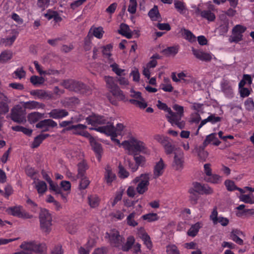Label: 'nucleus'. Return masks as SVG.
Instances as JSON below:
<instances>
[{
	"mask_svg": "<svg viewBox=\"0 0 254 254\" xmlns=\"http://www.w3.org/2000/svg\"><path fill=\"white\" fill-rule=\"evenodd\" d=\"M12 58V53L9 51H4L0 55V64L5 63Z\"/></svg>",
	"mask_w": 254,
	"mask_h": 254,
	"instance_id": "43",
	"label": "nucleus"
},
{
	"mask_svg": "<svg viewBox=\"0 0 254 254\" xmlns=\"http://www.w3.org/2000/svg\"><path fill=\"white\" fill-rule=\"evenodd\" d=\"M135 216L134 212L130 213L127 218V223L129 226L135 227L138 225V223L134 219Z\"/></svg>",
	"mask_w": 254,
	"mask_h": 254,
	"instance_id": "49",
	"label": "nucleus"
},
{
	"mask_svg": "<svg viewBox=\"0 0 254 254\" xmlns=\"http://www.w3.org/2000/svg\"><path fill=\"white\" fill-rule=\"evenodd\" d=\"M57 123L52 119H45L39 122L36 125V127L42 129L43 131H48L50 128L57 127Z\"/></svg>",
	"mask_w": 254,
	"mask_h": 254,
	"instance_id": "15",
	"label": "nucleus"
},
{
	"mask_svg": "<svg viewBox=\"0 0 254 254\" xmlns=\"http://www.w3.org/2000/svg\"><path fill=\"white\" fill-rule=\"evenodd\" d=\"M167 254H180L177 247L174 245H170L167 247Z\"/></svg>",
	"mask_w": 254,
	"mask_h": 254,
	"instance_id": "56",
	"label": "nucleus"
},
{
	"mask_svg": "<svg viewBox=\"0 0 254 254\" xmlns=\"http://www.w3.org/2000/svg\"><path fill=\"white\" fill-rule=\"evenodd\" d=\"M88 203L92 208H97L100 203V199L96 194H91L88 196Z\"/></svg>",
	"mask_w": 254,
	"mask_h": 254,
	"instance_id": "25",
	"label": "nucleus"
},
{
	"mask_svg": "<svg viewBox=\"0 0 254 254\" xmlns=\"http://www.w3.org/2000/svg\"><path fill=\"white\" fill-rule=\"evenodd\" d=\"M136 0H129V4L128 7V11L131 14L135 13L136 10Z\"/></svg>",
	"mask_w": 254,
	"mask_h": 254,
	"instance_id": "53",
	"label": "nucleus"
},
{
	"mask_svg": "<svg viewBox=\"0 0 254 254\" xmlns=\"http://www.w3.org/2000/svg\"><path fill=\"white\" fill-rule=\"evenodd\" d=\"M130 76H132L133 81L135 82H138L140 79V74L138 69L136 67H133L130 73Z\"/></svg>",
	"mask_w": 254,
	"mask_h": 254,
	"instance_id": "55",
	"label": "nucleus"
},
{
	"mask_svg": "<svg viewBox=\"0 0 254 254\" xmlns=\"http://www.w3.org/2000/svg\"><path fill=\"white\" fill-rule=\"evenodd\" d=\"M119 169V176L121 178L125 179L128 177L129 173L123 167V166L120 165Z\"/></svg>",
	"mask_w": 254,
	"mask_h": 254,
	"instance_id": "58",
	"label": "nucleus"
},
{
	"mask_svg": "<svg viewBox=\"0 0 254 254\" xmlns=\"http://www.w3.org/2000/svg\"><path fill=\"white\" fill-rule=\"evenodd\" d=\"M247 28L241 25H236L232 29V35L229 41L230 43H238L243 39V33L246 30Z\"/></svg>",
	"mask_w": 254,
	"mask_h": 254,
	"instance_id": "12",
	"label": "nucleus"
},
{
	"mask_svg": "<svg viewBox=\"0 0 254 254\" xmlns=\"http://www.w3.org/2000/svg\"><path fill=\"white\" fill-rule=\"evenodd\" d=\"M123 193V190H120L116 192L115 197L113 200H111V204L114 207L117 203L122 199Z\"/></svg>",
	"mask_w": 254,
	"mask_h": 254,
	"instance_id": "51",
	"label": "nucleus"
},
{
	"mask_svg": "<svg viewBox=\"0 0 254 254\" xmlns=\"http://www.w3.org/2000/svg\"><path fill=\"white\" fill-rule=\"evenodd\" d=\"M6 212L12 216L22 219H31L33 215L26 212L21 205L9 207L6 209Z\"/></svg>",
	"mask_w": 254,
	"mask_h": 254,
	"instance_id": "9",
	"label": "nucleus"
},
{
	"mask_svg": "<svg viewBox=\"0 0 254 254\" xmlns=\"http://www.w3.org/2000/svg\"><path fill=\"white\" fill-rule=\"evenodd\" d=\"M119 32L128 39L132 37L131 31L128 26L126 24L122 23L121 24L120 29L119 30Z\"/></svg>",
	"mask_w": 254,
	"mask_h": 254,
	"instance_id": "30",
	"label": "nucleus"
},
{
	"mask_svg": "<svg viewBox=\"0 0 254 254\" xmlns=\"http://www.w3.org/2000/svg\"><path fill=\"white\" fill-rule=\"evenodd\" d=\"M192 52L196 58L202 61L209 62L212 58V55L211 53L204 52L201 50L192 49Z\"/></svg>",
	"mask_w": 254,
	"mask_h": 254,
	"instance_id": "16",
	"label": "nucleus"
},
{
	"mask_svg": "<svg viewBox=\"0 0 254 254\" xmlns=\"http://www.w3.org/2000/svg\"><path fill=\"white\" fill-rule=\"evenodd\" d=\"M163 146L164 148L165 152L166 153V154H172L175 149V145L172 144V142L170 141V140H169Z\"/></svg>",
	"mask_w": 254,
	"mask_h": 254,
	"instance_id": "47",
	"label": "nucleus"
},
{
	"mask_svg": "<svg viewBox=\"0 0 254 254\" xmlns=\"http://www.w3.org/2000/svg\"><path fill=\"white\" fill-rule=\"evenodd\" d=\"M91 145L92 148L95 153L96 154V157L99 161L100 160L101 158V155L103 152L101 144L96 142L92 141Z\"/></svg>",
	"mask_w": 254,
	"mask_h": 254,
	"instance_id": "31",
	"label": "nucleus"
},
{
	"mask_svg": "<svg viewBox=\"0 0 254 254\" xmlns=\"http://www.w3.org/2000/svg\"><path fill=\"white\" fill-rule=\"evenodd\" d=\"M134 159L135 161L136 165H133L134 167H131V166L129 165V168L131 169L132 172L136 171L138 168L139 166H142L144 164L145 162V158L141 155L138 156H135L134 157Z\"/></svg>",
	"mask_w": 254,
	"mask_h": 254,
	"instance_id": "29",
	"label": "nucleus"
},
{
	"mask_svg": "<svg viewBox=\"0 0 254 254\" xmlns=\"http://www.w3.org/2000/svg\"><path fill=\"white\" fill-rule=\"evenodd\" d=\"M181 32L182 36L185 39L190 41L193 42L195 40V37L192 34V33L189 30L185 28H182L181 30Z\"/></svg>",
	"mask_w": 254,
	"mask_h": 254,
	"instance_id": "34",
	"label": "nucleus"
},
{
	"mask_svg": "<svg viewBox=\"0 0 254 254\" xmlns=\"http://www.w3.org/2000/svg\"><path fill=\"white\" fill-rule=\"evenodd\" d=\"M81 179L80 183V188L81 189H86L88 185H89L90 181L86 177L83 176V177L79 178Z\"/></svg>",
	"mask_w": 254,
	"mask_h": 254,
	"instance_id": "60",
	"label": "nucleus"
},
{
	"mask_svg": "<svg viewBox=\"0 0 254 254\" xmlns=\"http://www.w3.org/2000/svg\"><path fill=\"white\" fill-rule=\"evenodd\" d=\"M225 185L227 189L229 191L236 190L237 188L234 182L230 180H226L225 182Z\"/></svg>",
	"mask_w": 254,
	"mask_h": 254,
	"instance_id": "62",
	"label": "nucleus"
},
{
	"mask_svg": "<svg viewBox=\"0 0 254 254\" xmlns=\"http://www.w3.org/2000/svg\"><path fill=\"white\" fill-rule=\"evenodd\" d=\"M31 82L34 85L41 84L44 82V79L43 77H40L38 76L34 75L30 78Z\"/></svg>",
	"mask_w": 254,
	"mask_h": 254,
	"instance_id": "57",
	"label": "nucleus"
},
{
	"mask_svg": "<svg viewBox=\"0 0 254 254\" xmlns=\"http://www.w3.org/2000/svg\"><path fill=\"white\" fill-rule=\"evenodd\" d=\"M40 227L45 233H49L51 230L52 217L49 211L41 209L39 214Z\"/></svg>",
	"mask_w": 254,
	"mask_h": 254,
	"instance_id": "7",
	"label": "nucleus"
},
{
	"mask_svg": "<svg viewBox=\"0 0 254 254\" xmlns=\"http://www.w3.org/2000/svg\"><path fill=\"white\" fill-rule=\"evenodd\" d=\"M50 118L55 119L63 118L68 115V112L64 109H53L48 113Z\"/></svg>",
	"mask_w": 254,
	"mask_h": 254,
	"instance_id": "21",
	"label": "nucleus"
},
{
	"mask_svg": "<svg viewBox=\"0 0 254 254\" xmlns=\"http://www.w3.org/2000/svg\"><path fill=\"white\" fill-rule=\"evenodd\" d=\"M63 85L69 90H73V85H74V80H65L62 83Z\"/></svg>",
	"mask_w": 254,
	"mask_h": 254,
	"instance_id": "64",
	"label": "nucleus"
},
{
	"mask_svg": "<svg viewBox=\"0 0 254 254\" xmlns=\"http://www.w3.org/2000/svg\"><path fill=\"white\" fill-rule=\"evenodd\" d=\"M110 92L118 99L123 100L125 98L123 91L118 85L110 90Z\"/></svg>",
	"mask_w": 254,
	"mask_h": 254,
	"instance_id": "36",
	"label": "nucleus"
},
{
	"mask_svg": "<svg viewBox=\"0 0 254 254\" xmlns=\"http://www.w3.org/2000/svg\"><path fill=\"white\" fill-rule=\"evenodd\" d=\"M10 103L7 102H0V115H4L9 111L8 104Z\"/></svg>",
	"mask_w": 254,
	"mask_h": 254,
	"instance_id": "52",
	"label": "nucleus"
},
{
	"mask_svg": "<svg viewBox=\"0 0 254 254\" xmlns=\"http://www.w3.org/2000/svg\"><path fill=\"white\" fill-rule=\"evenodd\" d=\"M191 7L195 10V14L196 15H200L202 18L206 19L208 21H213L216 18L214 11L215 6L210 1L203 3L199 4L197 6L192 5Z\"/></svg>",
	"mask_w": 254,
	"mask_h": 254,
	"instance_id": "3",
	"label": "nucleus"
},
{
	"mask_svg": "<svg viewBox=\"0 0 254 254\" xmlns=\"http://www.w3.org/2000/svg\"><path fill=\"white\" fill-rule=\"evenodd\" d=\"M34 187L36 189L40 195L44 194L47 190V186L43 181L38 180L34 182Z\"/></svg>",
	"mask_w": 254,
	"mask_h": 254,
	"instance_id": "23",
	"label": "nucleus"
},
{
	"mask_svg": "<svg viewBox=\"0 0 254 254\" xmlns=\"http://www.w3.org/2000/svg\"><path fill=\"white\" fill-rule=\"evenodd\" d=\"M205 180L212 184H219L221 182L222 178L218 175L211 174L208 177H205Z\"/></svg>",
	"mask_w": 254,
	"mask_h": 254,
	"instance_id": "38",
	"label": "nucleus"
},
{
	"mask_svg": "<svg viewBox=\"0 0 254 254\" xmlns=\"http://www.w3.org/2000/svg\"><path fill=\"white\" fill-rule=\"evenodd\" d=\"M122 145L130 155H135L138 153L149 155L150 153L144 142L133 136L123 141Z\"/></svg>",
	"mask_w": 254,
	"mask_h": 254,
	"instance_id": "1",
	"label": "nucleus"
},
{
	"mask_svg": "<svg viewBox=\"0 0 254 254\" xmlns=\"http://www.w3.org/2000/svg\"><path fill=\"white\" fill-rule=\"evenodd\" d=\"M105 170V181L108 185H110L116 180V176L111 166L109 165L106 166Z\"/></svg>",
	"mask_w": 254,
	"mask_h": 254,
	"instance_id": "19",
	"label": "nucleus"
},
{
	"mask_svg": "<svg viewBox=\"0 0 254 254\" xmlns=\"http://www.w3.org/2000/svg\"><path fill=\"white\" fill-rule=\"evenodd\" d=\"M30 93L31 95L36 96L39 99H44L48 96L47 92L43 90H33L31 91Z\"/></svg>",
	"mask_w": 254,
	"mask_h": 254,
	"instance_id": "42",
	"label": "nucleus"
},
{
	"mask_svg": "<svg viewBox=\"0 0 254 254\" xmlns=\"http://www.w3.org/2000/svg\"><path fill=\"white\" fill-rule=\"evenodd\" d=\"M221 89L228 97L233 96V89L228 81H224L221 83Z\"/></svg>",
	"mask_w": 254,
	"mask_h": 254,
	"instance_id": "24",
	"label": "nucleus"
},
{
	"mask_svg": "<svg viewBox=\"0 0 254 254\" xmlns=\"http://www.w3.org/2000/svg\"><path fill=\"white\" fill-rule=\"evenodd\" d=\"M166 117L168 121L172 125H176L179 128L182 129L184 128L185 126V122L181 121L183 117L177 113L173 112L171 109L167 113Z\"/></svg>",
	"mask_w": 254,
	"mask_h": 254,
	"instance_id": "11",
	"label": "nucleus"
},
{
	"mask_svg": "<svg viewBox=\"0 0 254 254\" xmlns=\"http://www.w3.org/2000/svg\"><path fill=\"white\" fill-rule=\"evenodd\" d=\"M110 245L114 247L117 248L121 246V243L123 241L124 237L120 234L119 232L115 229H111L107 232L105 236Z\"/></svg>",
	"mask_w": 254,
	"mask_h": 254,
	"instance_id": "8",
	"label": "nucleus"
},
{
	"mask_svg": "<svg viewBox=\"0 0 254 254\" xmlns=\"http://www.w3.org/2000/svg\"><path fill=\"white\" fill-rule=\"evenodd\" d=\"M174 6L177 9V11L181 14L186 13L187 8L185 3L179 0H174Z\"/></svg>",
	"mask_w": 254,
	"mask_h": 254,
	"instance_id": "28",
	"label": "nucleus"
},
{
	"mask_svg": "<svg viewBox=\"0 0 254 254\" xmlns=\"http://www.w3.org/2000/svg\"><path fill=\"white\" fill-rule=\"evenodd\" d=\"M73 91L75 92H80L81 93H87L89 88L81 82L74 81L73 85Z\"/></svg>",
	"mask_w": 254,
	"mask_h": 254,
	"instance_id": "26",
	"label": "nucleus"
},
{
	"mask_svg": "<svg viewBox=\"0 0 254 254\" xmlns=\"http://www.w3.org/2000/svg\"><path fill=\"white\" fill-rule=\"evenodd\" d=\"M20 248L22 250L13 254H47L46 244L35 241L23 242Z\"/></svg>",
	"mask_w": 254,
	"mask_h": 254,
	"instance_id": "2",
	"label": "nucleus"
},
{
	"mask_svg": "<svg viewBox=\"0 0 254 254\" xmlns=\"http://www.w3.org/2000/svg\"><path fill=\"white\" fill-rule=\"evenodd\" d=\"M26 111L20 103L11 109L10 118L13 122L17 123H24L26 121Z\"/></svg>",
	"mask_w": 254,
	"mask_h": 254,
	"instance_id": "6",
	"label": "nucleus"
},
{
	"mask_svg": "<svg viewBox=\"0 0 254 254\" xmlns=\"http://www.w3.org/2000/svg\"><path fill=\"white\" fill-rule=\"evenodd\" d=\"M165 164L162 159L157 162L154 167L153 174L154 178H157L162 175L164 172Z\"/></svg>",
	"mask_w": 254,
	"mask_h": 254,
	"instance_id": "22",
	"label": "nucleus"
},
{
	"mask_svg": "<svg viewBox=\"0 0 254 254\" xmlns=\"http://www.w3.org/2000/svg\"><path fill=\"white\" fill-rule=\"evenodd\" d=\"M252 91V89L251 88H248L245 87V86L240 87L239 86V92L240 93V95L241 97L245 98L248 97L251 92Z\"/></svg>",
	"mask_w": 254,
	"mask_h": 254,
	"instance_id": "48",
	"label": "nucleus"
},
{
	"mask_svg": "<svg viewBox=\"0 0 254 254\" xmlns=\"http://www.w3.org/2000/svg\"><path fill=\"white\" fill-rule=\"evenodd\" d=\"M149 180L150 174L145 173L141 174L132 181V183L133 184L138 183L136 190L139 194H142L147 191L149 185Z\"/></svg>",
	"mask_w": 254,
	"mask_h": 254,
	"instance_id": "5",
	"label": "nucleus"
},
{
	"mask_svg": "<svg viewBox=\"0 0 254 254\" xmlns=\"http://www.w3.org/2000/svg\"><path fill=\"white\" fill-rule=\"evenodd\" d=\"M218 212L216 208H214L210 215V219L212 221L214 225L218 223Z\"/></svg>",
	"mask_w": 254,
	"mask_h": 254,
	"instance_id": "59",
	"label": "nucleus"
},
{
	"mask_svg": "<svg viewBox=\"0 0 254 254\" xmlns=\"http://www.w3.org/2000/svg\"><path fill=\"white\" fill-rule=\"evenodd\" d=\"M216 134L211 133L206 136V139L204 141L203 144L206 146L210 142L213 143V141L217 138L216 137Z\"/></svg>",
	"mask_w": 254,
	"mask_h": 254,
	"instance_id": "61",
	"label": "nucleus"
},
{
	"mask_svg": "<svg viewBox=\"0 0 254 254\" xmlns=\"http://www.w3.org/2000/svg\"><path fill=\"white\" fill-rule=\"evenodd\" d=\"M140 238L143 242L144 244L149 250L152 247V244L149 235L145 232H143L141 234Z\"/></svg>",
	"mask_w": 254,
	"mask_h": 254,
	"instance_id": "40",
	"label": "nucleus"
},
{
	"mask_svg": "<svg viewBox=\"0 0 254 254\" xmlns=\"http://www.w3.org/2000/svg\"><path fill=\"white\" fill-rule=\"evenodd\" d=\"M129 102L141 109H144L147 106V103L142 97L138 99H130Z\"/></svg>",
	"mask_w": 254,
	"mask_h": 254,
	"instance_id": "33",
	"label": "nucleus"
},
{
	"mask_svg": "<svg viewBox=\"0 0 254 254\" xmlns=\"http://www.w3.org/2000/svg\"><path fill=\"white\" fill-rule=\"evenodd\" d=\"M246 110L249 111H254V102L251 98H248L244 103Z\"/></svg>",
	"mask_w": 254,
	"mask_h": 254,
	"instance_id": "50",
	"label": "nucleus"
},
{
	"mask_svg": "<svg viewBox=\"0 0 254 254\" xmlns=\"http://www.w3.org/2000/svg\"><path fill=\"white\" fill-rule=\"evenodd\" d=\"M244 215H245L246 216H247L248 215H254V209H244L242 212H237L236 213V215L238 217H241Z\"/></svg>",
	"mask_w": 254,
	"mask_h": 254,
	"instance_id": "63",
	"label": "nucleus"
},
{
	"mask_svg": "<svg viewBox=\"0 0 254 254\" xmlns=\"http://www.w3.org/2000/svg\"><path fill=\"white\" fill-rule=\"evenodd\" d=\"M49 134H40L38 136H36L32 143V147L36 148L39 146L42 141L49 136Z\"/></svg>",
	"mask_w": 254,
	"mask_h": 254,
	"instance_id": "41",
	"label": "nucleus"
},
{
	"mask_svg": "<svg viewBox=\"0 0 254 254\" xmlns=\"http://www.w3.org/2000/svg\"><path fill=\"white\" fill-rule=\"evenodd\" d=\"M201 226V224L200 222H197L192 225L188 232V235L194 237L196 235Z\"/></svg>",
	"mask_w": 254,
	"mask_h": 254,
	"instance_id": "37",
	"label": "nucleus"
},
{
	"mask_svg": "<svg viewBox=\"0 0 254 254\" xmlns=\"http://www.w3.org/2000/svg\"><path fill=\"white\" fill-rule=\"evenodd\" d=\"M104 80L106 83L107 87L110 90L116 87L117 85L115 83L114 79L113 77L110 76H105L104 77Z\"/></svg>",
	"mask_w": 254,
	"mask_h": 254,
	"instance_id": "45",
	"label": "nucleus"
},
{
	"mask_svg": "<svg viewBox=\"0 0 254 254\" xmlns=\"http://www.w3.org/2000/svg\"><path fill=\"white\" fill-rule=\"evenodd\" d=\"M43 117H44L43 114L39 112H33L28 115V120L30 123H34Z\"/></svg>",
	"mask_w": 254,
	"mask_h": 254,
	"instance_id": "32",
	"label": "nucleus"
},
{
	"mask_svg": "<svg viewBox=\"0 0 254 254\" xmlns=\"http://www.w3.org/2000/svg\"><path fill=\"white\" fill-rule=\"evenodd\" d=\"M252 83V79L251 76L249 74H244L242 79L240 81L239 83L238 86L242 87L248 83L249 85H251Z\"/></svg>",
	"mask_w": 254,
	"mask_h": 254,
	"instance_id": "46",
	"label": "nucleus"
},
{
	"mask_svg": "<svg viewBox=\"0 0 254 254\" xmlns=\"http://www.w3.org/2000/svg\"><path fill=\"white\" fill-rule=\"evenodd\" d=\"M23 108L26 111V109L34 110L38 109H43L45 107V105L35 101H29L28 102H20Z\"/></svg>",
	"mask_w": 254,
	"mask_h": 254,
	"instance_id": "18",
	"label": "nucleus"
},
{
	"mask_svg": "<svg viewBox=\"0 0 254 254\" xmlns=\"http://www.w3.org/2000/svg\"><path fill=\"white\" fill-rule=\"evenodd\" d=\"M141 218L144 220H147L149 222H151L158 220L159 216L157 213H149L142 215Z\"/></svg>",
	"mask_w": 254,
	"mask_h": 254,
	"instance_id": "44",
	"label": "nucleus"
},
{
	"mask_svg": "<svg viewBox=\"0 0 254 254\" xmlns=\"http://www.w3.org/2000/svg\"><path fill=\"white\" fill-rule=\"evenodd\" d=\"M184 163V154L183 153H175L172 166L176 170H181L183 168Z\"/></svg>",
	"mask_w": 254,
	"mask_h": 254,
	"instance_id": "17",
	"label": "nucleus"
},
{
	"mask_svg": "<svg viewBox=\"0 0 254 254\" xmlns=\"http://www.w3.org/2000/svg\"><path fill=\"white\" fill-rule=\"evenodd\" d=\"M88 169L87 163L82 161L78 164V174L77 177L79 178L83 177L86 170Z\"/></svg>",
	"mask_w": 254,
	"mask_h": 254,
	"instance_id": "35",
	"label": "nucleus"
},
{
	"mask_svg": "<svg viewBox=\"0 0 254 254\" xmlns=\"http://www.w3.org/2000/svg\"><path fill=\"white\" fill-rule=\"evenodd\" d=\"M91 129L114 136L123 135L126 131V127L121 123L118 124L116 127H114L111 123H108V125L106 126L92 128Z\"/></svg>",
	"mask_w": 254,
	"mask_h": 254,
	"instance_id": "4",
	"label": "nucleus"
},
{
	"mask_svg": "<svg viewBox=\"0 0 254 254\" xmlns=\"http://www.w3.org/2000/svg\"><path fill=\"white\" fill-rule=\"evenodd\" d=\"M189 192L190 194L194 195L195 192H197L200 194H210L213 192L211 188L207 185H202L197 182H194L192 184V188H190Z\"/></svg>",
	"mask_w": 254,
	"mask_h": 254,
	"instance_id": "10",
	"label": "nucleus"
},
{
	"mask_svg": "<svg viewBox=\"0 0 254 254\" xmlns=\"http://www.w3.org/2000/svg\"><path fill=\"white\" fill-rule=\"evenodd\" d=\"M125 239L124 238L123 241L121 243V246L118 247L117 248L122 250L124 252H128L132 247L135 242V239L133 237L129 236L127 238V241L125 243Z\"/></svg>",
	"mask_w": 254,
	"mask_h": 254,
	"instance_id": "20",
	"label": "nucleus"
},
{
	"mask_svg": "<svg viewBox=\"0 0 254 254\" xmlns=\"http://www.w3.org/2000/svg\"><path fill=\"white\" fill-rule=\"evenodd\" d=\"M86 120L88 124L93 126L101 125L104 126L107 125L108 123H110L105 117L95 114L86 118Z\"/></svg>",
	"mask_w": 254,
	"mask_h": 254,
	"instance_id": "13",
	"label": "nucleus"
},
{
	"mask_svg": "<svg viewBox=\"0 0 254 254\" xmlns=\"http://www.w3.org/2000/svg\"><path fill=\"white\" fill-rule=\"evenodd\" d=\"M90 32H92V34L98 39H101L104 33L102 27H92L91 28Z\"/></svg>",
	"mask_w": 254,
	"mask_h": 254,
	"instance_id": "39",
	"label": "nucleus"
},
{
	"mask_svg": "<svg viewBox=\"0 0 254 254\" xmlns=\"http://www.w3.org/2000/svg\"><path fill=\"white\" fill-rule=\"evenodd\" d=\"M87 127L82 124H78L77 125H72L66 128L67 130H72V133L74 134L80 135L86 137L90 136V134L85 130Z\"/></svg>",
	"mask_w": 254,
	"mask_h": 254,
	"instance_id": "14",
	"label": "nucleus"
},
{
	"mask_svg": "<svg viewBox=\"0 0 254 254\" xmlns=\"http://www.w3.org/2000/svg\"><path fill=\"white\" fill-rule=\"evenodd\" d=\"M148 15L152 21H159L161 19V16L159 12L158 7L156 5H154L149 10Z\"/></svg>",
	"mask_w": 254,
	"mask_h": 254,
	"instance_id": "27",
	"label": "nucleus"
},
{
	"mask_svg": "<svg viewBox=\"0 0 254 254\" xmlns=\"http://www.w3.org/2000/svg\"><path fill=\"white\" fill-rule=\"evenodd\" d=\"M155 139L161 143L163 146L166 144L169 140L170 139L169 138V137L163 135H156L154 136Z\"/></svg>",
	"mask_w": 254,
	"mask_h": 254,
	"instance_id": "54",
	"label": "nucleus"
}]
</instances>
